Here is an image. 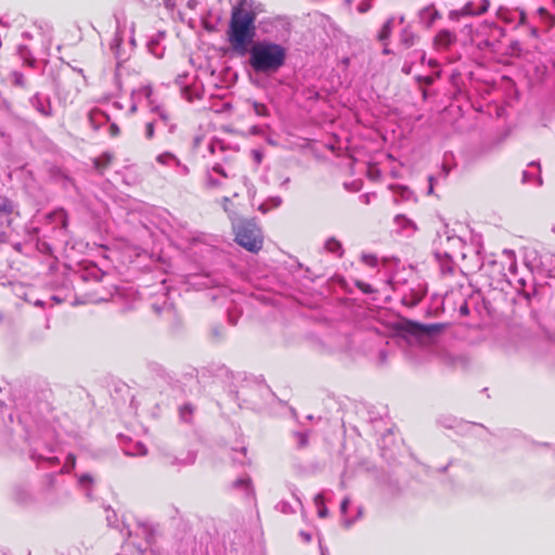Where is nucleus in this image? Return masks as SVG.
Masks as SVG:
<instances>
[{
    "instance_id": "f257e3e1",
    "label": "nucleus",
    "mask_w": 555,
    "mask_h": 555,
    "mask_svg": "<svg viewBox=\"0 0 555 555\" xmlns=\"http://www.w3.org/2000/svg\"><path fill=\"white\" fill-rule=\"evenodd\" d=\"M256 18L254 0H238L231 11L227 30L228 42L235 54H249L248 63L256 73H275L285 63L286 50L281 44L267 40L253 43Z\"/></svg>"
},
{
    "instance_id": "f03ea898",
    "label": "nucleus",
    "mask_w": 555,
    "mask_h": 555,
    "mask_svg": "<svg viewBox=\"0 0 555 555\" xmlns=\"http://www.w3.org/2000/svg\"><path fill=\"white\" fill-rule=\"evenodd\" d=\"M235 241L250 253H258L262 248L261 231L250 221L242 222L236 227Z\"/></svg>"
},
{
    "instance_id": "7ed1b4c3",
    "label": "nucleus",
    "mask_w": 555,
    "mask_h": 555,
    "mask_svg": "<svg viewBox=\"0 0 555 555\" xmlns=\"http://www.w3.org/2000/svg\"><path fill=\"white\" fill-rule=\"evenodd\" d=\"M505 36V30L494 22L480 23L472 35L479 48H493Z\"/></svg>"
},
{
    "instance_id": "20e7f679",
    "label": "nucleus",
    "mask_w": 555,
    "mask_h": 555,
    "mask_svg": "<svg viewBox=\"0 0 555 555\" xmlns=\"http://www.w3.org/2000/svg\"><path fill=\"white\" fill-rule=\"evenodd\" d=\"M496 17L505 24H512L515 27L525 25L527 21L526 12L521 9H511L507 7H500L496 11Z\"/></svg>"
},
{
    "instance_id": "39448f33",
    "label": "nucleus",
    "mask_w": 555,
    "mask_h": 555,
    "mask_svg": "<svg viewBox=\"0 0 555 555\" xmlns=\"http://www.w3.org/2000/svg\"><path fill=\"white\" fill-rule=\"evenodd\" d=\"M490 7V0H474L467 2L461 10L451 11L450 18H457L459 16L466 15H480L488 11Z\"/></svg>"
},
{
    "instance_id": "423d86ee",
    "label": "nucleus",
    "mask_w": 555,
    "mask_h": 555,
    "mask_svg": "<svg viewBox=\"0 0 555 555\" xmlns=\"http://www.w3.org/2000/svg\"><path fill=\"white\" fill-rule=\"evenodd\" d=\"M403 23H404L403 16H400V17L391 16L385 22V24L378 31L377 39L380 42H383V44H384V53H389L387 46H388V39L390 38L392 30L395 28H397L398 26L403 25Z\"/></svg>"
},
{
    "instance_id": "0eeeda50",
    "label": "nucleus",
    "mask_w": 555,
    "mask_h": 555,
    "mask_svg": "<svg viewBox=\"0 0 555 555\" xmlns=\"http://www.w3.org/2000/svg\"><path fill=\"white\" fill-rule=\"evenodd\" d=\"M444 324L431 323V324H420L410 322L408 324V331L416 336H433L440 333L444 328Z\"/></svg>"
},
{
    "instance_id": "6e6552de",
    "label": "nucleus",
    "mask_w": 555,
    "mask_h": 555,
    "mask_svg": "<svg viewBox=\"0 0 555 555\" xmlns=\"http://www.w3.org/2000/svg\"><path fill=\"white\" fill-rule=\"evenodd\" d=\"M156 162L163 166L170 167L176 170V172L180 176H186L189 173V168L183 165L176 155L170 152H165L159 154L156 157Z\"/></svg>"
},
{
    "instance_id": "1a4fd4ad",
    "label": "nucleus",
    "mask_w": 555,
    "mask_h": 555,
    "mask_svg": "<svg viewBox=\"0 0 555 555\" xmlns=\"http://www.w3.org/2000/svg\"><path fill=\"white\" fill-rule=\"evenodd\" d=\"M456 41L455 33L449 29H441L434 37V47L437 50H447Z\"/></svg>"
},
{
    "instance_id": "9d476101",
    "label": "nucleus",
    "mask_w": 555,
    "mask_h": 555,
    "mask_svg": "<svg viewBox=\"0 0 555 555\" xmlns=\"http://www.w3.org/2000/svg\"><path fill=\"white\" fill-rule=\"evenodd\" d=\"M163 464L165 466H171V467H181L185 465H191L195 462V454L192 452H189L185 457L180 459L177 455L166 452L162 456Z\"/></svg>"
},
{
    "instance_id": "9b49d317",
    "label": "nucleus",
    "mask_w": 555,
    "mask_h": 555,
    "mask_svg": "<svg viewBox=\"0 0 555 555\" xmlns=\"http://www.w3.org/2000/svg\"><path fill=\"white\" fill-rule=\"evenodd\" d=\"M30 104L42 116H52V106L49 96L36 93L30 98Z\"/></svg>"
},
{
    "instance_id": "f8f14e48",
    "label": "nucleus",
    "mask_w": 555,
    "mask_h": 555,
    "mask_svg": "<svg viewBox=\"0 0 555 555\" xmlns=\"http://www.w3.org/2000/svg\"><path fill=\"white\" fill-rule=\"evenodd\" d=\"M443 241H446V243L448 245L443 249V254L448 258H451L456 253V250L462 249V247L464 245L463 240L455 235H448V234H446V236L440 235L439 236L440 246H443V243H444Z\"/></svg>"
},
{
    "instance_id": "ddd939ff",
    "label": "nucleus",
    "mask_w": 555,
    "mask_h": 555,
    "mask_svg": "<svg viewBox=\"0 0 555 555\" xmlns=\"http://www.w3.org/2000/svg\"><path fill=\"white\" fill-rule=\"evenodd\" d=\"M441 17L440 12L434 4H428L420 10L418 18L420 22L426 27L430 28L434 23Z\"/></svg>"
},
{
    "instance_id": "4468645a",
    "label": "nucleus",
    "mask_w": 555,
    "mask_h": 555,
    "mask_svg": "<svg viewBox=\"0 0 555 555\" xmlns=\"http://www.w3.org/2000/svg\"><path fill=\"white\" fill-rule=\"evenodd\" d=\"M522 183L524 184H534V185L542 184L541 169H540L539 164L530 163L528 165V169L524 170V172H522Z\"/></svg>"
},
{
    "instance_id": "2eb2a0df",
    "label": "nucleus",
    "mask_w": 555,
    "mask_h": 555,
    "mask_svg": "<svg viewBox=\"0 0 555 555\" xmlns=\"http://www.w3.org/2000/svg\"><path fill=\"white\" fill-rule=\"evenodd\" d=\"M227 178L228 175L224 172L221 165H216L207 172L206 184L208 188H218L222 185V180Z\"/></svg>"
},
{
    "instance_id": "dca6fc26",
    "label": "nucleus",
    "mask_w": 555,
    "mask_h": 555,
    "mask_svg": "<svg viewBox=\"0 0 555 555\" xmlns=\"http://www.w3.org/2000/svg\"><path fill=\"white\" fill-rule=\"evenodd\" d=\"M114 155L111 152H104L99 157L93 159L94 168L99 172H103L113 162Z\"/></svg>"
},
{
    "instance_id": "f3484780",
    "label": "nucleus",
    "mask_w": 555,
    "mask_h": 555,
    "mask_svg": "<svg viewBox=\"0 0 555 555\" xmlns=\"http://www.w3.org/2000/svg\"><path fill=\"white\" fill-rule=\"evenodd\" d=\"M233 489L243 491L246 495L253 494L251 480L249 477H242L233 482Z\"/></svg>"
},
{
    "instance_id": "a211bd4d",
    "label": "nucleus",
    "mask_w": 555,
    "mask_h": 555,
    "mask_svg": "<svg viewBox=\"0 0 555 555\" xmlns=\"http://www.w3.org/2000/svg\"><path fill=\"white\" fill-rule=\"evenodd\" d=\"M125 29H126V23L124 24V26H121L120 22L117 21L116 34L111 43V49L114 50L116 53H118V50L124 41L122 35H124Z\"/></svg>"
},
{
    "instance_id": "6ab92c4d",
    "label": "nucleus",
    "mask_w": 555,
    "mask_h": 555,
    "mask_svg": "<svg viewBox=\"0 0 555 555\" xmlns=\"http://www.w3.org/2000/svg\"><path fill=\"white\" fill-rule=\"evenodd\" d=\"M415 34L410 29V27H402L400 34V41L405 48L412 47L415 42Z\"/></svg>"
},
{
    "instance_id": "aec40b11",
    "label": "nucleus",
    "mask_w": 555,
    "mask_h": 555,
    "mask_svg": "<svg viewBox=\"0 0 555 555\" xmlns=\"http://www.w3.org/2000/svg\"><path fill=\"white\" fill-rule=\"evenodd\" d=\"M314 505L317 506L319 517L325 518L328 515L327 507L325 506V503H324V494L323 493H318L314 496Z\"/></svg>"
},
{
    "instance_id": "412c9836",
    "label": "nucleus",
    "mask_w": 555,
    "mask_h": 555,
    "mask_svg": "<svg viewBox=\"0 0 555 555\" xmlns=\"http://www.w3.org/2000/svg\"><path fill=\"white\" fill-rule=\"evenodd\" d=\"M395 223L401 228V229H412V231H415L416 230V227L415 224L413 223L412 220H410L409 218H406L405 216L403 215H398L395 217Z\"/></svg>"
},
{
    "instance_id": "4be33fe9",
    "label": "nucleus",
    "mask_w": 555,
    "mask_h": 555,
    "mask_svg": "<svg viewBox=\"0 0 555 555\" xmlns=\"http://www.w3.org/2000/svg\"><path fill=\"white\" fill-rule=\"evenodd\" d=\"M325 248L332 254L340 256L343 254L341 244L335 238H328L325 242Z\"/></svg>"
},
{
    "instance_id": "5701e85b",
    "label": "nucleus",
    "mask_w": 555,
    "mask_h": 555,
    "mask_svg": "<svg viewBox=\"0 0 555 555\" xmlns=\"http://www.w3.org/2000/svg\"><path fill=\"white\" fill-rule=\"evenodd\" d=\"M294 437L296 439L297 448L302 449L308 446L309 434L307 431H296L294 433Z\"/></svg>"
},
{
    "instance_id": "b1692460",
    "label": "nucleus",
    "mask_w": 555,
    "mask_h": 555,
    "mask_svg": "<svg viewBox=\"0 0 555 555\" xmlns=\"http://www.w3.org/2000/svg\"><path fill=\"white\" fill-rule=\"evenodd\" d=\"M154 111L158 114L159 121H162L165 126H169V130L173 131L175 126L173 125H169L170 118H169V115L167 114V112L164 108L159 107V106H156L154 108Z\"/></svg>"
},
{
    "instance_id": "393cba45",
    "label": "nucleus",
    "mask_w": 555,
    "mask_h": 555,
    "mask_svg": "<svg viewBox=\"0 0 555 555\" xmlns=\"http://www.w3.org/2000/svg\"><path fill=\"white\" fill-rule=\"evenodd\" d=\"M253 108L255 114L258 116H267L269 114L268 107L262 103L254 102Z\"/></svg>"
},
{
    "instance_id": "a878e982",
    "label": "nucleus",
    "mask_w": 555,
    "mask_h": 555,
    "mask_svg": "<svg viewBox=\"0 0 555 555\" xmlns=\"http://www.w3.org/2000/svg\"><path fill=\"white\" fill-rule=\"evenodd\" d=\"M276 509L283 514H292L294 513L293 506L285 501H281L276 504Z\"/></svg>"
},
{
    "instance_id": "bb28decb",
    "label": "nucleus",
    "mask_w": 555,
    "mask_h": 555,
    "mask_svg": "<svg viewBox=\"0 0 555 555\" xmlns=\"http://www.w3.org/2000/svg\"><path fill=\"white\" fill-rule=\"evenodd\" d=\"M504 255H506L507 258L511 260L509 271L515 273L516 268H517L515 253L513 250H511V249H505L504 250Z\"/></svg>"
},
{
    "instance_id": "cd10ccee",
    "label": "nucleus",
    "mask_w": 555,
    "mask_h": 555,
    "mask_svg": "<svg viewBox=\"0 0 555 555\" xmlns=\"http://www.w3.org/2000/svg\"><path fill=\"white\" fill-rule=\"evenodd\" d=\"M13 211L12 203L9 199L0 202V212L10 215Z\"/></svg>"
},
{
    "instance_id": "c85d7f7f",
    "label": "nucleus",
    "mask_w": 555,
    "mask_h": 555,
    "mask_svg": "<svg viewBox=\"0 0 555 555\" xmlns=\"http://www.w3.org/2000/svg\"><path fill=\"white\" fill-rule=\"evenodd\" d=\"M372 0H362L357 10L359 13H366L372 8Z\"/></svg>"
},
{
    "instance_id": "c756f323",
    "label": "nucleus",
    "mask_w": 555,
    "mask_h": 555,
    "mask_svg": "<svg viewBox=\"0 0 555 555\" xmlns=\"http://www.w3.org/2000/svg\"><path fill=\"white\" fill-rule=\"evenodd\" d=\"M156 121H150L145 126V137L152 139L154 137V127Z\"/></svg>"
},
{
    "instance_id": "7c9ffc66",
    "label": "nucleus",
    "mask_w": 555,
    "mask_h": 555,
    "mask_svg": "<svg viewBox=\"0 0 555 555\" xmlns=\"http://www.w3.org/2000/svg\"><path fill=\"white\" fill-rule=\"evenodd\" d=\"M362 260L371 267H375L377 264V258L373 255H363Z\"/></svg>"
},
{
    "instance_id": "2f4dec72",
    "label": "nucleus",
    "mask_w": 555,
    "mask_h": 555,
    "mask_svg": "<svg viewBox=\"0 0 555 555\" xmlns=\"http://www.w3.org/2000/svg\"><path fill=\"white\" fill-rule=\"evenodd\" d=\"M357 286L365 294H371L374 292L373 287L364 282H357Z\"/></svg>"
},
{
    "instance_id": "473e14b6",
    "label": "nucleus",
    "mask_w": 555,
    "mask_h": 555,
    "mask_svg": "<svg viewBox=\"0 0 555 555\" xmlns=\"http://www.w3.org/2000/svg\"><path fill=\"white\" fill-rule=\"evenodd\" d=\"M192 408L190 405H184L180 409V414H181V417L184 420V421H189L188 416H190L192 414Z\"/></svg>"
},
{
    "instance_id": "72a5a7b5",
    "label": "nucleus",
    "mask_w": 555,
    "mask_h": 555,
    "mask_svg": "<svg viewBox=\"0 0 555 555\" xmlns=\"http://www.w3.org/2000/svg\"><path fill=\"white\" fill-rule=\"evenodd\" d=\"M349 504H350V499L348 496H346L341 501V504H340V513L343 516H346Z\"/></svg>"
},
{
    "instance_id": "f704fd0d",
    "label": "nucleus",
    "mask_w": 555,
    "mask_h": 555,
    "mask_svg": "<svg viewBox=\"0 0 555 555\" xmlns=\"http://www.w3.org/2000/svg\"><path fill=\"white\" fill-rule=\"evenodd\" d=\"M208 147H209L210 153H211V154H215L217 149H218V150H222V144H221V142H220V141H211V142L209 143V146H208Z\"/></svg>"
},
{
    "instance_id": "c9c22d12",
    "label": "nucleus",
    "mask_w": 555,
    "mask_h": 555,
    "mask_svg": "<svg viewBox=\"0 0 555 555\" xmlns=\"http://www.w3.org/2000/svg\"><path fill=\"white\" fill-rule=\"evenodd\" d=\"M28 54H29V52H28V50H27L25 47H21V48H20V55H21V57H23L26 62H29V60H28Z\"/></svg>"
},
{
    "instance_id": "e433bc0d",
    "label": "nucleus",
    "mask_w": 555,
    "mask_h": 555,
    "mask_svg": "<svg viewBox=\"0 0 555 555\" xmlns=\"http://www.w3.org/2000/svg\"><path fill=\"white\" fill-rule=\"evenodd\" d=\"M109 133L113 135V137H116L119 134V128L116 124H111L109 126Z\"/></svg>"
},
{
    "instance_id": "4c0bfd02",
    "label": "nucleus",
    "mask_w": 555,
    "mask_h": 555,
    "mask_svg": "<svg viewBox=\"0 0 555 555\" xmlns=\"http://www.w3.org/2000/svg\"><path fill=\"white\" fill-rule=\"evenodd\" d=\"M79 482L81 485H86V483H91L92 482V478L90 475H82L80 478H79Z\"/></svg>"
},
{
    "instance_id": "58836bf2",
    "label": "nucleus",
    "mask_w": 555,
    "mask_h": 555,
    "mask_svg": "<svg viewBox=\"0 0 555 555\" xmlns=\"http://www.w3.org/2000/svg\"><path fill=\"white\" fill-rule=\"evenodd\" d=\"M299 535H300V538H301L305 542H310V541H311V534H310L309 532L300 531V532H299Z\"/></svg>"
},
{
    "instance_id": "ea45409f",
    "label": "nucleus",
    "mask_w": 555,
    "mask_h": 555,
    "mask_svg": "<svg viewBox=\"0 0 555 555\" xmlns=\"http://www.w3.org/2000/svg\"><path fill=\"white\" fill-rule=\"evenodd\" d=\"M142 93L146 96V98H150L151 94H152V88L151 87H144L142 89Z\"/></svg>"
},
{
    "instance_id": "a19ab883",
    "label": "nucleus",
    "mask_w": 555,
    "mask_h": 555,
    "mask_svg": "<svg viewBox=\"0 0 555 555\" xmlns=\"http://www.w3.org/2000/svg\"><path fill=\"white\" fill-rule=\"evenodd\" d=\"M530 35L534 38L539 37V30L535 27H530Z\"/></svg>"
},
{
    "instance_id": "79ce46f5",
    "label": "nucleus",
    "mask_w": 555,
    "mask_h": 555,
    "mask_svg": "<svg viewBox=\"0 0 555 555\" xmlns=\"http://www.w3.org/2000/svg\"><path fill=\"white\" fill-rule=\"evenodd\" d=\"M223 208L225 211H229V204H230V199L229 197H223Z\"/></svg>"
},
{
    "instance_id": "37998d69",
    "label": "nucleus",
    "mask_w": 555,
    "mask_h": 555,
    "mask_svg": "<svg viewBox=\"0 0 555 555\" xmlns=\"http://www.w3.org/2000/svg\"><path fill=\"white\" fill-rule=\"evenodd\" d=\"M442 171H443V176L447 177L450 172V167L447 166L446 164L442 165Z\"/></svg>"
},
{
    "instance_id": "c03bdc74",
    "label": "nucleus",
    "mask_w": 555,
    "mask_h": 555,
    "mask_svg": "<svg viewBox=\"0 0 555 555\" xmlns=\"http://www.w3.org/2000/svg\"><path fill=\"white\" fill-rule=\"evenodd\" d=\"M452 270H453L452 267L449 266V264H446V266L442 267L443 273H451Z\"/></svg>"
},
{
    "instance_id": "a18cd8bd",
    "label": "nucleus",
    "mask_w": 555,
    "mask_h": 555,
    "mask_svg": "<svg viewBox=\"0 0 555 555\" xmlns=\"http://www.w3.org/2000/svg\"><path fill=\"white\" fill-rule=\"evenodd\" d=\"M370 197H371V194H364V195H361V199H362L365 204H369V203H370Z\"/></svg>"
},
{
    "instance_id": "49530a36",
    "label": "nucleus",
    "mask_w": 555,
    "mask_h": 555,
    "mask_svg": "<svg viewBox=\"0 0 555 555\" xmlns=\"http://www.w3.org/2000/svg\"><path fill=\"white\" fill-rule=\"evenodd\" d=\"M321 555H328V550L320 543Z\"/></svg>"
},
{
    "instance_id": "de8ad7c7",
    "label": "nucleus",
    "mask_w": 555,
    "mask_h": 555,
    "mask_svg": "<svg viewBox=\"0 0 555 555\" xmlns=\"http://www.w3.org/2000/svg\"><path fill=\"white\" fill-rule=\"evenodd\" d=\"M138 454H141V455L146 454V449H145V447H143V446H141V444H140V446H139Z\"/></svg>"
},
{
    "instance_id": "09e8293b",
    "label": "nucleus",
    "mask_w": 555,
    "mask_h": 555,
    "mask_svg": "<svg viewBox=\"0 0 555 555\" xmlns=\"http://www.w3.org/2000/svg\"><path fill=\"white\" fill-rule=\"evenodd\" d=\"M129 30H130V42H131V43H134V38H133V24H131V26H130V29H129Z\"/></svg>"
},
{
    "instance_id": "8fccbe9b",
    "label": "nucleus",
    "mask_w": 555,
    "mask_h": 555,
    "mask_svg": "<svg viewBox=\"0 0 555 555\" xmlns=\"http://www.w3.org/2000/svg\"><path fill=\"white\" fill-rule=\"evenodd\" d=\"M100 114H101V112H100V111H94V112H92V113L90 114V120L92 121V120H93V118H95V116H98V115H100Z\"/></svg>"
},
{
    "instance_id": "3c124183",
    "label": "nucleus",
    "mask_w": 555,
    "mask_h": 555,
    "mask_svg": "<svg viewBox=\"0 0 555 555\" xmlns=\"http://www.w3.org/2000/svg\"><path fill=\"white\" fill-rule=\"evenodd\" d=\"M201 140H202V139H201V137H195V138H194V146H195V147H197V146L199 145Z\"/></svg>"
},
{
    "instance_id": "603ef678",
    "label": "nucleus",
    "mask_w": 555,
    "mask_h": 555,
    "mask_svg": "<svg viewBox=\"0 0 555 555\" xmlns=\"http://www.w3.org/2000/svg\"><path fill=\"white\" fill-rule=\"evenodd\" d=\"M353 521H354L353 519H352V520H350V519L345 518V519H344V525H345L346 527H349V526H351V524H352Z\"/></svg>"
},
{
    "instance_id": "864d4df0",
    "label": "nucleus",
    "mask_w": 555,
    "mask_h": 555,
    "mask_svg": "<svg viewBox=\"0 0 555 555\" xmlns=\"http://www.w3.org/2000/svg\"><path fill=\"white\" fill-rule=\"evenodd\" d=\"M67 460H68L69 462H72L73 464L75 463V456H74V455H72V454H69V455H68Z\"/></svg>"
},
{
    "instance_id": "5fc2aeb1",
    "label": "nucleus",
    "mask_w": 555,
    "mask_h": 555,
    "mask_svg": "<svg viewBox=\"0 0 555 555\" xmlns=\"http://www.w3.org/2000/svg\"><path fill=\"white\" fill-rule=\"evenodd\" d=\"M240 453H241L242 455H244V456H245L246 449H245V448H242V449H241V451H240Z\"/></svg>"
},
{
    "instance_id": "6e6d98bb",
    "label": "nucleus",
    "mask_w": 555,
    "mask_h": 555,
    "mask_svg": "<svg viewBox=\"0 0 555 555\" xmlns=\"http://www.w3.org/2000/svg\"><path fill=\"white\" fill-rule=\"evenodd\" d=\"M247 463H249V461H244V460H241V461H240V464H241V465H245V464H247Z\"/></svg>"
},
{
    "instance_id": "4d7b16f0",
    "label": "nucleus",
    "mask_w": 555,
    "mask_h": 555,
    "mask_svg": "<svg viewBox=\"0 0 555 555\" xmlns=\"http://www.w3.org/2000/svg\"><path fill=\"white\" fill-rule=\"evenodd\" d=\"M362 515V508H359L358 511V517H360Z\"/></svg>"
},
{
    "instance_id": "13d9d810",
    "label": "nucleus",
    "mask_w": 555,
    "mask_h": 555,
    "mask_svg": "<svg viewBox=\"0 0 555 555\" xmlns=\"http://www.w3.org/2000/svg\"><path fill=\"white\" fill-rule=\"evenodd\" d=\"M48 460H49V461H51V462H54V461H56L57 459H56V457H49Z\"/></svg>"
},
{
    "instance_id": "bf43d9fd",
    "label": "nucleus",
    "mask_w": 555,
    "mask_h": 555,
    "mask_svg": "<svg viewBox=\"0 0 555 555\" xmlns=\"http://www.w3.org/2000/svg\"><path fill=\"white\" fill-rule=\"evenodd\" d=\"M421 57H422V61H424V59H425V53L424 52H422Z\"/></svg>"
}]
</instances>
